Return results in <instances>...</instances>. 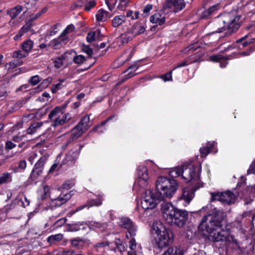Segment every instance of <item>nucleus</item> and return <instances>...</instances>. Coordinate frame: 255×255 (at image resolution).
Listing matches in <instances>:
<instances>
[{
    "mask_svg": "<svg viewBox=\"0 0 255 255\" xmlns=\"http://www.w3.org/2000/svg\"><path fill=\"white\" fill-rule=\"evenodd\" d=\"M90 119L89 116L88 115H86L81 119L77 126L81 128L84 131H85L88 130L90 127Z\"/></svg>",
    "mask_w": 255,
    "mask_h": 255,
    "instance_id": "24",
    "label": "nucleus"
},
{
    "mask_svg": "<svg viewBox=\"0 0 255 255\" xmlns=\"http://www.w3.org/2000/svg\"><path fill=\"white\" fill-rule=\"evenodd\" d=\"M126 21V16L119 15L115 16L112 20V25L114 28L119 27Z\"/></svg>",
    "mask_w": 255,
    "mask_h": 255,
    "instance_id": "23",
    "label": "nucleus"
},
{
    "mask_svg": "<svg viewBox=\"0 0 255 255\" xmlns=\"http://www.w3.org/2000/svg\"><path fill=\"white\" fill-rule=\"evenodd\" d=\"M74 185V183L71 181H67L63 184L62 188L65 189L66 190L70 189Z\"/></svg>",
    "mask_w": 255,
    "mask_h": 255,
    "instance_id": "58",
    "label": "nucleus"
},
{
    "mask_svg": "<svg viewBox=\"0 0 255 255\" xmlns=\"http://www.w3.org/2000/svg\"><path fill=\"white\" fill-rule=\"evenodd\" d=\"M117 249L120 252H124L126 250L125 246L123 243H116Z\"/></svg>",
    "mask_w": 255,
    "mask_h": 255,
    "instance_id": "62",
    "label": "nucleus"
},
{
    "mask_svg": "<svg viewBox=\"0 0 255 255\" xmlns=\"http://www.w3.org/2000/svg\"><path fill=\"white\" fill-rule=\"evenodd\" d=\"M64 81V80H61L58 83L52 85L51 88V92L53 93H55L58 90L61 89L63 87L61 83Z\"/></svg>",
    "mask_w": 255,
    "mask_h": 255,
    "instance_id": "47",
    "label": "nucleus"
},
{
    "mask_svg": "<svg viewBox=\"0 0 255 255\" xmlns=\"http://www.w3.org/2000/svg\"><path fill=\"white\" fill-rule=\"evenodd\" d=\"M145 30V28L143 25L140 23H136L132 26L130 31L133 34V36H135L136 35L143 33Z\"/></svg>",
    "mask_w": 255,
    "mask_h": 255,
    "instance_id": "28",
    "label": "nucleus"
},
{
    "mask_svg": "<svg viewBox=\"0 0 255 255\" xmlns=\"http://www.w3.org/2000/svg\"><path fill=\"white\" fill-rule=\"evenodd\" d=\"M184 250L180 247L169 248L162 255H183Z\"/></svg>",
    "mask_w": 255,
    "mask_h": 255,
    "instance_id": "22",
    "label": "nucleus"
},
{
    "mask_svg": "<svg viewBox=\"0 0 255 255\" xmlns=\"http://www.w3.org/2000/svg\"><path fill=\"white\" fill-rule=\"evenodd\" d=\"M188 65V63H187V61L186 60H184L183 61H182L180 63L176 64V66H175V68L173 69V70H174L176 68H181V67H182L184 66H186Z\"/></svg>",
    "mask_w": 255,
    "mask_h": 255,
    "instance_id": "64",
    "label": "nucleus"
},
{
    "mask_svg": "<svg viewBox=\"0 0 255 255\" xmlns=\"http://www.w3.org/2000/svg\"><path fill=\"white\" fill-rule=\"evenodd\" d=\"M120 225L128 230L126 234V237L128 239H134V238L137 233V228L129 219L126 217L122 218Z\"/></svg>",
    "mask_w": 255,
    "mask_h": 255,
    "instance_id": "10",
    "label": "nucleus"
},
{
    "mask_svg": "<svg viewBox=\"0 0 255 255\" xmlns=\"http://www.w3.org/2000/svg\"><path fill=\"white\" fill-rule=\"evenodd\" d=\"M51 205L54 207H59L61 205H63L61 202L59 201V200H58L57 198H55L54 199H52L51 201Z\"/></svg>",
    "mask_w": 255,
    "mask_h": 255,
    "instance_id": "61",
    "label": "nucleus"
},
{
    "mask_svg": "<svg viewBox=\"0 0 255 255\" xmlns=\"http://www.w3.org/2000/svg\"><path fill=\"white\" fill-rule=\"evenodd\" d=\"M162 200V196L156 190H146L141 197V206L144 210L152 209Z\"/></svg>",
    "mask_w": 255,
    "mask_h": 255,
    "instance_id": "6",
    "label": "nucleus"
},
{
    "mask_svg": "<svg viewBox=\"0 0 255 255\" xmlns=\"http://www.w3.org/2000/svg\"><path fill=\"white\" fill-rule=\"evenodd\" d=\"M54 255H74V252L71 250H62L55 252Z\"/></svg>",
    "mask_w": 255,
    "mask_h": 255,
    "instance_id": "48",
    "label": "nucleus"
},
{
    "mask_svg": "<svg viewBox=\"0 0 255 255\" xmlns=\"http://www.w3.org/2000/svg\"><path fill=\"white\" fill-rule=\"evenodd\" d=\"M23 150H21L20 151H16L14 152H12L10 154L5 156L4 158H3L4 162H5L6 160L10 158H12L15 156H18L19 155V154Z\"/></svg>",
    "mask_w": 255,
    "mask_h": 255,
    "instance_id": "56",
    "label": "nucleus"
},
{
    "mask_svg": "<svg viewBox=\"0 0 255 255\" xmlns=\"http://www.w3.org/2000/svg\"><path fill=\"white\" fill-rule=\"evenodd\" d=\"M219 5L218 4L214 5L209 8L207 11H204V16H208L213 14L219 9Z\"/></svg>",
    "mask_w": 255,
    "mask_h": 255,
    "instance_id": "42",
    "label": "nucleus"
},
{
    "mask_svg": "<svg viewBox=\"0 0 255 255\" xmlns=\"http://www.w3.org/2000/svg\"><path fill=\"white\" fill-rule=\"evenodd\" d=\"M42 125V122H35L31 124L27 130V133L29 134H33L36 132L37 129L41 128Z\"/></svg>",
    "mask_w": 255,
    "mask_h": 255,
    "instance_id": "32",
    "label": "nucleus"
},
{
    "mask_svg": "<svg viewBox=\"0 0 255 255\" xmlns=\"http://www.w3.org/2000/svg\"><path fill=\"white\" fill-rule=\"evenodd\" d=\"M113 118V117L108 118L106 120L102 122L100 125L95 127L92 130L97 131L98 133H103L106 130V128L104 127V125L110 120Z\"/></svg>",
    "mask_w": 255,
    "mask_h": 255,
    "instance_id": "36",
    "label": "nucleus"
},
{
    "mask_svg": "<svg viewBox=\"0 0 255 255\" xmlns=\"http://www.w3.org/2000/svg\"><path fill=\"white\" fill-rule=\"evenodd\" d=\"M186 3L184 0H166L164 7L173 8L175 12L181 11L185 7Z\"/></svg>",
    "mask_w": 255,
    "mask_h": 255,
    "instance_id": "12",
    "label": "nucleus"
},
{
    "mask_svg": "<svg viewBox=\"0 0 255 255\" xmlns=\"http://www.w3.org/2000/svg\"><path fill=\"white\" fill-rule=\"evenodd\" d=\"M156 191L162 196V200L165 198H171L175 193L178 184L173 179L166 177H159L155 184Z\"/></svg>",
    "mask_w": 255,
    "mask_h": 255,
    "instance_id": "4",
    "label": "nucleus"
},
{
    "mask_svg": "<svg viewBox=\"0 0 255 255\" xmlns=\"http://www.w3.org/2000/svg\"><path fill=\"white\" fill-rule=\"evenodd\" d=\"M67 39V36L60 35L58 38L51 40L49 43V45L56 49L59 48L62 43L65 42Z\"/></svg>",
    "mask_w": 255,
    "mask_h": 255,
    "instance_id": "20",
    "label": "nucleus"
},
{
    "mask_svg": "<svg viewBox=\"0 0 255 255\" xmlns=\"http://www.w3.org/2000/svg\"><path fill=\"white\" fill-rule=\"evenodd\" d=\"M201 166L200 165L195 166L189 165L177 167L170 172L172 177L181 175L182 178L186 183L190 182L191 189L185 188L183 189L182 194L179 197L178 200H184L186 202L184 205H188L194 196V192L200 188L203 187V183L200 179V172Z\"/></svg>",
    "mask_w": 255,
    "mask_h": 255,
    "instance_id": "1",
    "label": "nucleus"
},
{
    "mask_svg": "<svg viewBox=\"0 0 255 255\" xmlns=\"http://www.w3.org/2000/svg\"><path fill=\"white\" fill-rule=\"evenodd\" d=\"M161 78L165 82L171 80H172V71H170L168 73H166L164 75H161Z\"/></svg>",
    "mask_w": 255,
    "mask_h": 255,
    "instance_id": "54",
    "label": "nucleus"
},
{
    "mask_svg": "<svg viewBox=\"0 0 255 255\" xmlns=\"http://www.w3.org/2000/svg\"><path fill=\"white\" fill-rule=\"evenodd\" d=\"M211 201L218 200L224 204L230 205L235 202L236 196L231 191H228L224 192H212Z\"/></svg>",
    "mask_w": 255,
    "mask_h": 255,
    "instance_id": "9",
    "label": "nucleus"
},
{
    "mask_svg": "<svg viewBox=\"0 0 255 255\" xmlns=\"http://www.w3.org/2000/svg\"><path fill=\"white\" fill-rule=\"evenodd\" d=\"M52 78L50 77L44 79L38 86H37L36 88L32 90V93L35 94L36 93L38 92V90L40 87H41L43 89L46 88L50 84Z\"/></svg>",
    "mask_w": 255,
    "mask_h": 255,
    "instance_id": "33",
    "label": "nucleus"
},
{
    "mask_svg": "<svg viewBox=\"0 0 255 255\" xmlns=\"http://www.w3.org/2000/svg\"><path fill=\"white\" fill-rule=\"evenodd\" d=\"M68 103L69 102L66 101L63 104L55 107L49 114V119L53 121L54 119L64 114Z\"/></svg>",
    "mask_w": 255,
    "mask_h": 255,
    "instance_id": "14",
    "label": "nucleus"
},
{
    "mask_svg": "<svg viewBox=\"0 0 255 255\" xmlns=\"http://www.w3.org/2000/svg\"><path fill=\"white\" fill-rule=\"evenodd\" d=\"M96 5V1L95 0H87L85 6V9L90 11L92 8Z\"/></svg>",
    "mask_w": 255,
    "mask_h": 255,
    "instance_id": "45",
    "label": "nucleus"
},
{
    "mask_svg": "<svg viewBox=\"0 0 255 255\" xmlns=\"http://www.w3.org/2000/svg\"><path fill=\"white\" fill-rule=\"evenodd\" d=\"M154 248L162 249L169 245V240H154L152 243Z\"/></svg>",
    "mask_w": 255,
    "mask_h": 255,
    "instance_id": "34",
    "label": "nucleus"
},
{
    "mask_svg": "<svg viewBox=\"0 0 255 255\" xmlns=\"http://www.w3.org/2000/svg\"><path fill=\"white\" fill-rule=\"evenodd\" d=\"M102 36L103 35L101 34V30L100 29H97L95 31H91L88 33L86 39L88 42L91 43L96 39L101 40Z\"/></svg>",
    "mask_w": 255,
    "mask_h": 255,
    "instance_id": "21",
    "label": "nucleus"
},
{
    "mask_svg": "<svg viewBox=\"0 0 255 255\" xmlns=\"http://www.w3.org/2000/svg\"><path fill=\"white\" fill-rule=\"evenodd\" d=\"M154 239H174V235L172 231L166 229L160 223H154L150 230Z\"/></svg>",
    "mask_w": 255,
    "mask_h": 255,
    "instance_id": "7",
    "label": "nucleus"
},
{
    "mask_svg": "<svg viewBox=\"0 0 255 255\" xmlns=\"http://www.w3.org/2000/svg\"><path fill=\"white\" fill-rule=\"evenodd\" d=\"M216 143L213 142H208L207 143L206 146L202 147L200 148V151L201 154V156H206L207 154L210 152V151L212 150V148L214 146Z\"/></svg>",
    "mask_w": 255,
    "mask_h": 255,
    "instance_id": "29",
    "label": "nucleus"
},
{
    "mask_svg": "<svg viewBox=\"0 0 255 255\" xmlns=\"http://www.w3.org/2000/svg\"><path fill=\"white\" fill-rule=\"evenodd\" d=\"M81 128L77 125L70 131V132L66 134L67 138V141L63 144V146H67L69 143L73 141L78 139L84 132Z\"/></svg>",
    "mask_w": 255,
    "mask_h": 255,
    "instance_id": "13",
    "label": "nucleus"
},
{
    "mask_svg": "<svg viewBox=\"0 0 255 255\" xmlns=\"http://www.w3.org/2000/svg\"><path fill=\"white\" fill-rule=\"evenodd\" d=\"M73 61L76 64H82L85 61V58L84 56L79 55L75 56Z\"/></svg>",
    "mask_w": 255,
    "mask_h": 255,
    "instance_id": "50",
    "label": "nucleus"
},
{
    "mask_svg": "<svg viewBox=\"0 0 255 255\" xmlns=\"http://www.w3.org/2000/svg\"><path fill=\"white\" fill-rule=\"evenodd\" d=\"M82 49L84 53L87 54L89 56L93 54V50L88 45H83Z\"/></svg>",
    "mask_w": 255,
    "mask_h": 255,
    "instance_id": "51",
    "label": "nucleus"
},
{
    "mask_svg": "<svg viewBox=\"0 0 255 255\" xmlns=\"http://www.w3.org/2000/svg\"><path fill=\"white\" fill-rule=\"evenodd\" d=\"M137 182L134 185L133 188L135 189L139 187V191L141 189H144L147 187L148 180L149 179L148 173L147 169L144 165H140L137 169Z\"/></svg>",
    "mask_w": 255,
    "mask_h": 255,
    "instance_id": "8",
    "label": "nucleus"
},
{
    "mask_svg": "<svg viewBox=\"0 0 255 255\" xmlns=\"http://www.w3.org/2000/svg\"><path fill=\"white\" fill-rule=\"evenodd\" d=\"M103 198L102 196H99L98 198L96 199H89L86 202L88 205V208L89 209L90 207H92L94 206L98 207L101 206L103 203Z\"/></svg>",
    "mask_w": 255,
    "mask_h": 255,
    "instance_id": "30",
    "label": "nucleus"
},
{
    "mask_svg": "<svg viewBox=\"0 0 255 255\" xmlns=\"http://www.w3.org/2000/svg\"><path fill=\"white\" fill-rule=\"evenodd\" d=\"M165 19V16L162 15L159 13H156L150 16V21L152 23H157L159 25H161L164 23Z\"/></svg>",
    "mask_w": 255,
    "mask_h": 255,
    "instance_id": "25",
    "label": "nucleus"
},
{
    "mask_svg": "<svg viewBox=\"0 0 255 255\" xmlns=\"http://www.w3.org/2000/svg\"><path fill=\"white\" fill-rule=\"evenodd\" d=\"M96 17L97 20L98 21H105L109 17H110L109 13L102 8L97 11Z\"/></svg>",
    "mask_w": 255,
    "mask_h": 255,
    "instance_id": "27",
    "label": "nucleus"
},
{
    "mask_svg": "<svg viewBox=\"0 0 255 255\" xmlns=\"http://www.w3.org/2000/svg\"><path fill=\"white\" fill-rule=\"evenodd\" d=\"M34 45V42L30 39H27L21 43L20 47L27 54L31 51Z\"/></svg>",
    "mask_w": 255,
    "mask_h": 255,
    "instance_id": "26",
    "label": "nucleus"
},
{
    "mask_svg": "<svg viewBox=\"0 0 255 255\" xmlns=\"http://www.w3.org/2000/svg\"><path fill=\"white\" fill-rule=\"evenodd\" d=\"M47 158L48 156L45 155L41 156L35 164L31 174L33 175H39L43 171L44 165L47 161Z\"/></svg>",
    "mask_w": 255,
    "mask_h": 255,
    "instance_id": "15",
    "label": "nucleus"
},
{
    "mask_svg": "<svg viewBox=\"0 0 255 255\" xmlns=\"http://www.w3.org/2000/svg\"><path fill=\"white\" fill-rule=\"evenodd\" d=\"M22 63L23 62L21 60L16 59L13 60L7 63V66H8V69H12L21 65Z\"/></svg>",
    "mask_w": 255,
    "mask_h": 255,
    "instance_id": "39",
    "label": "nucleus"
},
{
    "mask_svg": "<svg viewBox=\"0 0 255 255\" xmlns=\"http://www.w3.org/2000/svg\"><path fill=\"white\" fill-rule=\"evenodd\" d=\"M66 221L67 219L66 218H61L55 222L54 226L55 228L60 227L66 223Z\"/></svg>",
    "mask_w": 255,
    "mask_h": 255,
    "instance_id": "49",
    "label": "nucleus"
},
{
    "mask_svg": "<svg viewBox=\"0 0 255 255\" xmlns=\"http://www.w3.org/2000/svg\"><path fill=\"white\" fill-rule=\"evenodd\" d=\"M23 10V6L20 5H17L16 6L7 10V13L9 15L11 18L9 22L10 25H12L14 23L12 20L16 18Z\"/></svg>",
    "mask_w": 255,
    "mask_h": 255,
    "instance_id": "17",
    "label": "nucleus"
},
{
    "mask_svg": "<svg viewBox=\"0 0 255 255\" xmlns=\"http://www.w3.org/2000/svg\"><path fill=\"white\" fill-rule=\"evenodd\" d=\"M31 28V24L30 23H27L25 25H23L20 29V30L25 33L28 31Z\"/></svg>",
    "mask_w": 255,
    "mask_h": 255,
    "instance_id": "60",
    "label": "nucleus"
},
{
    "mask_svg": "<svg viewBox=\"0 0 255 255\" xmlns=\"http://www.w3.org/2000/svg\"><path fill=\"white\" fill-rule=\"evenodd\" d=\"M247 8L250 10V12L255 13V3L254 2H251L246 5Z\"/></svg>",
    "mask_w": 255,
    "mask_h": 255,
    "instance_id": "59",
    "label": "nucleus"
},
{
    "mask_svg": "<svg viewBox=\"0 0 255 255\" xmlns=\"http://www.w3.org/2000/svg\"><path fill=\"white\" fill-rule=\"evenodd\" d=\"M134 37V36L130 30L125 33L122 34L120 36L117 38V41L118 43H120L119 45H121L128 43Z\"/></svg>",
    "mask_w": 255,
    "mask_h": 255,
    "instance_id": "19",
    "label": "nucleus"
},
{
    "mask_svg": "<svg viewBox=\"0 0 255 255\" xmlns=\"http://www.w3.org/2000/svg\"><path fill=\"white\" fill-rule=\"evenodd\" d=\"M233 14L225 13L218 16L214 22L215 31L213 33L221 32L226 29H231L233 32L235 29L238 28L239 25L236 19Z\"/></svg>",
    "mask_w": 255,
    "mask_h": 255,
    "instance_id": "5",
    "label": "nucleus"
},
{
    "mask_svg": "<svg viewBox=\"0 0 255 255\" xmlns=\"http://www.w3.org/2000/svg\"><path fill=\"white\" fill-rule=\"evenodd\" d=\"M26 167V162L25 160H21L18 164V166L13 168L14 172H19L23 171Z\"/></svg>",
    "mask_w": 255,
    "mask_h": 255,
    "instance_id": "38",
    "label": "nucleus"
},
{
    "mask_svg": "<svg viewBox=\"0 0 255 255\" xmlns=\"http://www.w3.org/2000/svg\"><path fill=\"white\" fill-rule=\"evenodd\" d=\"M28 55L25 51L23 50H16L13 51L11 53V57L13 58H16L17 59H20L23 58H25Z\"/></svg>",
    "mask_w": 255,
    "mask_h": 255,
    "instance_id": "35",
    "label": "nucleus"
},
{
    "mask_svg": "<svg viewBox=\"0 0 255 255\" xmlns=\"http://www.w3.org/2000/svg\"><path fill=\"white\" fill-rule=\"evenodd\" d=\"M247 173L248 174H255V159L251 163Z\"/></svg>",
    "mask_w": 255,
    "mask_h": 255,
    "instance_id": "55",
    "label": "nucleus"
},
{
    "mask_svg": "<svg viewBox=\"0 0 255 255\" xmlns=\"http://www.w3.org/2000/svg\"><path fill=\"white\" fill-rule=\"evenodd\" d=\"M82 224L80 223L67 225V231L69 232H76L81 229Z\"/></svg>",
    "mask_w": 255,
    "mask_h": 255,
    "instance_id": "40",
    "label": "nucleus"
},
{
    "mask_svg": "<svg viewBox=\"0 0 255 255\" xmlns=\"http://www.w3.org/2000/svg\"><path fill=\"white\" fill-rule=\"evenodd\" d=\"M16 147V144L11 141H7L5 144V149L6 150H10Z\"/></svg>",
    "mask_w": 255,
    "mask_h": 255,
    "instance_id": "57",
    "label": "nucleus"
},
{
    "mask_svg": "<svg viewBox=\"0 0 255 255\" xmlns=\"http://www.w3.org/2000/svg\"><path fill=\"white\" fill-rule=\"evenodd\" d=\"M139 66L136 64H133L132 65L129 66L126 71L124 72V73H126V72L128 71V73L125 75L123 78H122L120 81L119 82V84H122L125 82L128 79L134 76L136 73L135 72L138 68Z\"/></svg>",
    "mask_w": 255,
    "mask_h": 255,
    "instance_id": "18",
    "label": "nucleus"
},
{
    "mask_svg": "<svg viewBox=\"0 0 255 255\" xmlns=\"http://www.w3.org/2000/svg\"><path fill=\"white\" fill-rule=\"evenodd\" d=\"M210 59L213 62H220V67L224 68L226 67L227 63H222L221 61H225L227 60V58L221 54L212 55L210 57Z\"/></svg>",
    "mask_w": 255,
    "mask_h": 255,
    "instance_id": "31",
    "label": "nucleus"
},
{
    "mask_svg": "<svg viewBox=\"0 0 255 255\" xmlns=\"http://www.w3.org/2000/svg\"><path fill=\"white\" fill-rule=\"evenodd\" d=\"M42 80V78L39 77L38 75H34L31 76L28 80L29 83L32 86H35L38 84L39 82Z\"/></svg>",
    "mask_w": 255,
    "mask_h": 255,
    "instance_id": "44",
    "label": "nucleus"
},
{
    "mask_svg": "<svg viewBox=\"0 0 255 255\" xmlns=\"http://www.w3.org/2000/svg\"><path fill=\"white\" fill-rule=\"evenodd\" d=\"M59 26L60 24L58 23H57L53 25L49 31V35L52 36L57 33L58 31V27Z\"/></svg>",
    "mask_w": 255,
    "mask_h": 255,
    "instance_id": "52",
    "label": "nucleus"
},
{
    "mask_svg": "<svg viewBox=\"0 0 255 255\" xmlns=\"http://www.w3.org/2000/svg\"><path fill=\"white\" fill-rule=\"evenodd\" d=\"M42 193L43 195H42V199H43L46 198L49 194V187L47 185H44L43 186Z\"/></svg>",
    "mask_w": 255,
    "mask_h": 255,
    "instance_id": "53",
    "label": "nucleus"
},
{
    "mask_svg": "<svg viewBox=\"0 0 255 255\" xmlns=\"http://www.w3.org/2000/svg\"><path fill=\"white\" fill-rule=\"evenodd\" d=\"M129 245L131 249V251H135L136 248V244L135 240H130L129 242Z\"/></svg>",
    "mask_w": 255,
    "mask_h": 255,
    "instance_id": "63",
    "label": "nucleus"
},
{
    "mask_svg": "<svg viewBox=\"0 0 255 255\" xmlns=\"http://www.w3.org/2000/svg\"><path fill=\"white\" fill-rule=\"evenodd\" d=\"M75 29V26L73 24H71L68 25L66 28L64 30L62 33L61 34V35L67 36V34L72 32Z\"/></svg>",
    "mask_w": 255,
    "mask_h": 255,
    "instance_id": "46",
    "label": "nucleus"
},
{
    "mask_svg": "<svg viewBox=\"0 0 255 255\" xmlns=\"http://www.w3.org/2000/svg\"><path fill=\"white\" fill-rule=\"evenodd\" d=\"M71 198V194L70 192L67 193L65 194H60L57 198L60 202L62 203V204L66 203L68 200H69Z\"/></svg>",
    "mask_w": 255,
    "mask_h": 255,
    "instance_id": "41",
    "label": "nucleus"
},
{
    "mask_svg": "<svg viewBox=\"0 0 255 255\" xmlns=\"http://www.w3.org/2000/svg\"><path fill=\"white\" fill-rule=\"evenodd\" d=\"M65 60V57L64 55H61L60 56L58 57L55 60L54 66L56 68H60L63 65V61Z\"/></svg>",
    "mask_w": 255,
    "mask_h": 255,
    "instance_id": "43",
    "label": "nucleus"
},
{
    "mask_svg": "<svg viewBox=\"0 0 255 255\" xmlns=\"http://www.w3.org/2000/svg\"><path fill=\"white\" fill-rule=\"evenodd\" d=\"M11 181V176L8 172H4L0 176V185L6 183Z\"/></svg>",
    "mask_w": 255,
    "mask_h": 255,
    "instance_id": "37",
    "label": "nucleus"
},
{
    "mask_svg": "<svg viewBox=\"0 0 255 255\" xmlns=\"http://www.w3.org/2000/svg\"><path fill=\"white\" fill-rule=\"evenodd\" d=\"M161 210L166 222L182 227L188 217V213L185 210H180L174 207L170 203H163Z\"/></svg>",
    "mask_w": 255,
    "mask_h": 255,
    "instance_id": "3",
    "label": "nucleus"
},
{
    "mask_svg": "<svg viewBox=\"0 0 255 255\" xmlns=\"http://www.w3.org/2000/svg\"><path fill=\"white\" fill-rule=\"evenodd\" d=\"M224 215L223 211L215 208L212 214L203 217L198 226L199 232L210 239H229L228 232L221 229Z\"/></svg>",
    "mask_w": 255,
    "mask_h": 255,
    "instance_id": "2",
    "label": "nucleus"
},
{
    "mask_svg": "<svg viewBox=\"0 0 255 255\" xmlns=\"http://www.w3.org/2000/svg\"><path fill=\"white\" fill-rule=\"evenodd\" d=\"M82 147L83 145H78L75 149L69 151L60 165L59 168L63 165L68 166L73 165L78 158Z\"/></svg>",
    "mask_w": 255,
    "mask_h": 255,
    "instance_id": "11",
    "label": "nucleus"
},
{
    "mask_svg": "<svg viewBox=\"0 0 255 255\" xmlns=\"http://www.w3.org/2000/svg\"><path fill=\"white\" fill-rule=\"evenodd\" d=\"M71 120V116L69 113H64L62 115L54 119L53 123L51 124L53 127L63 126L68 123Z\"/></svg>",
    "mask_w": 255,
    "mask_h": 255,
    "instance_id": "16",
    "label": "nucleus"
}]
</instances>
